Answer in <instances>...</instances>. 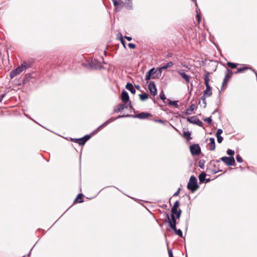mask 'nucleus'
<instances>
[{"label":"nucleus","instance_id":"obj_45","mask_svg":"<svg viewBox=\"0 0 257 257\" xmlns=\"http://www.w3.org/2000/svg\"><path fill=\"white\" fill-rule=\"evenodd\" d=\"M128 46L131 49H135L136 47V45L133 43H129Z\"/></svg>","mask_w":257,"mask_h":257},{"label":"nucleus","instance_id":"obj_24","mask_svg":"<svg viewBox=\"0 0 257 257\" xmlns=\"http://www.w3.org/2000/svg\"><path fill=\"white\" fill-rule=\"evenodd\" d=\"M183 135L188 141H189L191 139V133L189 131L184 132Z\"/></svg>","mask_w":257,"mask_h":257},{"label":"nucleus","instance_id":"obj_51","mask_svg":"<svg viewBox=\"0 0 257 257\" xmlns=\"http://www.w3.org/2000/svg\"><path fill=\"white\" fill-rule=\"evenodd\" d=\"M124 38L128 41H130L132 40V38L129 36H124Z\"/></svg>","mask_w":257,"mask_h":257},{"label":"nucleus","instance_id":"obj_27","mask_svg":"<svg viewBox=\"0 0 257 257\" xmlns=\"http://www.w3.org/2000/svg\"><path fill=\"white\" fill-rule=\"evenodd\" d=\"M173 65L174 63L170 61L166 64L165 65H163V66H162V68H163V69H166L168 68L171 67L172 66H173Z\"/></svg>","mask_w":257,"mask_h":257},{"label":"nucleus","instance_id":"obj_26","mask_svg":"<svg viewBox=\"0 0 257 257\" xmlns=\"http://www.w3.org/2000/svg\"><path fill=\"white\" fill-rule=\"evenodd\" d=\"M140 98L142 101H144L148 98V94L146 93H144L139 95Z\"/></svg>","mask_w":257,"mask_h":257},{"label":"nucleus","instance_id":"obj_57","mask_svg":"<svg viewBox=\"0 0 257 257\" xmlns=\"http://www.w3.org/2000/svg\"><path fill=\"white\" fill-rule=\"evenodd\" d=\"M193 1L195 3L196 6H197L196 1V0H193Z\"/></svg>","mask_w":257,"mask_h":257},{"label":"nucleus","instance_id":"obj_29","mask_svg":"<svg viewBox=\"0 0 257 257\" xmlns=\"http://www.w3.org/2000/svg\"><path fill=\"white\" fill-rule=\"evenodd\" d=\"M153 76V74L148 71L146 73L145 80L147 81L150 80L151 79V78H152Z\"/></svg>","mask_w":257,"mask_h":257},{"label":"nucleus","instance_id":"obj_33","mask_svg":"<svg viewBox=\"0 0 257 257\" xmlns=\"http://www.w3.org/2000/svg\"><path fill=\"white\" fill-rule=\"evenodd\" d=\"M114 6L117 8L118 7L119 3H122V2L121 0H112Z\"/></svg>","mask_w":257,"mask_h":257},{"label":"nucleus","instance_id":"obj_2","mask_svg":"<svg viewBox=\"0 0 257 257\" xmlns=\"http://www.w3.org/2000/svg\"><path fill=\"white\" fill-rule=\"evenodd\" d=\"M28 67L29 65L26 62H23L20 66L10 72V77L11 79H13L17 75L20 74L23 71L26 69Z\"/></svg>","mask_w":257,"mask_h":257},{"label":"nucleus","instance_id":"obj_50","mask_svg":"<svg viewBox=\"0 0 257 257\" xmlns=\"http://www.w3.org/2000/svg\"><path fill=\"white\" fill-rule=\"evenodd\" d=\"M168 254L169 257H173V253L171 249H168Z\"/></svg>","mask_w":257,"mask_h":257},{"label":"nucleus","instance_id":"obj_14","mask_svg":"<svg viewBox=\"0 0 257 257\" xmlns=\"http://www.w3.org/2000/svg\"><path fill=\"white\" fill-rule=\"evenodd\" d=\"M91 135H86L84 136L83 137L81 138H79V140L78 141V144L80 146L84 145L85 143L90 139Z\"/></svg>","mask_w":257,"mask_h":257},{"label":"nucleus","instance_id":"obj_38","mask_svg":"<svg viewBox=\"0 0 257 257\" xmlns=\"http://www.w3.org/2000/svg\"><path fill=\"white\" fill-rule=\"evenodd\" d=\"M204 163L205 161L203 160H200L198 162V166L201 168V169H203L204 167Z\"/></svg>","mask_w":257,"mask_h":257},{"label":"nucleus","instance_id":"obj_41","mask_svg":"<svg viewBox=\"0 0 257 257\" xmlns=\"http://www.w3.org/2000/svg\"><path fill=\"white\" fill-rule=\"evenodd\" d=\"M223 131L221 128H219L217 130L216 134V136L218 137L220 136V135L222 133Z\"/></svg>","mask_w":257,"mask_h":257},{"label":"nucleus","instance_id":"obj_19","mask_svg":"<svg viewBox=\"0 0 257 257\" xmlns=\"http://www.w3.org/2000/svg\"><path fill=\"white\" fill-rule=\"evenodd\" d=\"M195 107H196L195 104H192L190 106V107L186 109V111L185 112V114L188 115H191V114H192V112H193V110L195 109Z\"/></svg>","mask_w":257,"mask_h":257},{"label":"nucleus","instance_id":"obj_28","mask_svg":"<svg viewBox=\"0 0 257 257\" xmlns=\"http://www.w3.org/2000/svg\"><path fill=\"white\" fill-rule=\"evenodd\" d=\"M83 197V195L82 194H79L77 195V198L75 199L74 202H76L77 199H80V200L77 201L78 203L83 202V200H82Z\"/></svg>","mask_w":257,"mask_h":257},{"label":"nucleus","instance_id":"obj_42","mask_svg":"<svg viewBox=\"0 0 257 257\" xmlns=\"http://www.w3.org/2000/svg\"><path fill=\"white\" fill-rule=\"evenodd\" d=\"M204 120L206 122H207L209 123H210L212 122V119L210 117L204 118Z\"/></svg>","mask_w":257,"mask_h":257},{"label":"nucleus","instance_id":"obj_9","mask_svg":"<svg viewBox=\"0 0 257 257\" xmlns=\"http://www.w3.org/2000/svg\"><path fill=\"white\" fill-rule=\"evenodd\" d=\"M129 106L130 108H132L133 106L131 104V102H130L128 105L125 104L119 103L117 105L114 107L113 112L114 113L120 112L122 111L124 108H127Z\"/></svg>","mask_w":257,"mask_h":257},{"label":"nucleus","instance_id":"obj_58","mask_svg":"<svg viewBox=\"0 0 257 257\" xmlns=\"http://www.w3.org/2000/svg\"><path fill=\"white\" fill-rule=\"evenodd\" d=\"M215 161H216V162H217V163H219V162H220V160H216Z\"/></svg>","mask_w":257,"mask_h":257},{"label":"nucleus","instance_id":"obj_30","mask_svg":"<svg viewBox=\"0 0 257 257\" xmlns=\"http://www.w3.org/2000/svg\"><path fill=\"white\" fill-rule=\"evenodd\" d=\"M153 76V74L148 71L146 73L145 80L147 81L150 80L151 79V78H152Z\"/></svg>","mask_w":257,"mask_h":257},{"label":"nucleus","instance_id":"obj_44","mask_svg":"<svg viewBox=\"0 0 257 257\" xmlns=\"http://www.w3.org/2000/svg\"><path fill=\"white\" fill-rule=\"evenodd\" d=\"M149 71L150 72L153 74V75H156V70L155 68H151L149 70Z\"/></svg>","mask_w":257,"mask_h":257},{"label":"nucleus","instance_id":"obj_1","mask_svg":"<svg viewBox=\"0 0 257 257\" xmlns=\"http://www.w3.org/2000/svg\"><path fill=\"white\" fill-rule=\"evenodd\" d=\"M152 114L150 113L146 112H142L138 114L132 115V114H122L119 115L117 116V118H120L122 117H133V118H138L139 119H145L148 118V117L151 116Z\"/></svg>","mask_w":257,"mask_h":257},{"label":"nucleus","instance_id":"obj_8","mask_svg":"<svg viewBox=\"0 0 257 257\" xmlns=\"http://www.w3.org/2000/svg\"><path fill=\"white\" fill-rule=\"evenodd\" d=\"M220 160L228 166H234L235 164V161L233 157L224 156L222 157Z\"/></svg>","mask_w":257,"mask_h":257},{"label":"nucleus","instance_id":"obj_54","mask_svg":"<svg viewBox=\"0 0 257 257\" xmlns=\"http://www.w3.org/2000/svg\"><path fill=\"white\" fill-rule=\"evenodd\" d=\"M210 181V178H208V179H206V178H205V181H204V183H208V182H209Z\"/></svg>","mask_w":257,"mask_h":257},{"label":"nucleus","instance_id":"obj_60","mask_svg":"<svg viewBox=\"0 0 257 257\" xmlns=\"http://www.w3.org/2000/svg\"><path fill=\"white\" fill-rule=\"evenodd\" d=\"M23 257H25V256H23Z\"/></svg>","mask_w":257,"mask_h":257},{"label":"nucleus","instance_id":"obj_21","mask_svg":"<svg viewBox=\"0 0 257 257\" xmlns=\"http://www.w3.org/2000/svg\"><path fill=\"white\" fill-rule=\"evenodd\" d=\"M180 206V202L179 201H176L174 205H173V206L171 208V212H172V213H174L175 212L174 211H175L176 210H178V208L179 207V206Z\"/></svg>","mask_w":257,"mask_h":257},{"label":"nucleus","instance_id":"obj_56","mask_svg":"<svg viewBox=\"0 0 257 257\" xmlns=\"http://www.w3.org/2000/svg\"><path fill=\"white\" fill-rule=\"evenodd\" d=\"M187 226H188V225H187V223H186V224L185 225V228L186 230H187Z\"/></svg>","mask_w":257,"mask_h":257},{"label":"nucleus","instance_id":"obj_34","mask_svg":"<svg viewBox=\"0 0 257 257\" xmlns=\"http://www.w3.org/2000/svg\"><path fill=\"white\" fill-rule=\"evenodd\" d=\"M248 69V68L246 67H244L242 68H239L237 69V70L235 72V73H241L243 72L244 70Z\"/></svg>","mask_w":257,"mask_h":257},{"label":"nucleus","instance_id":"obj_40","mask_svg":"<svg viewBox=\"0 0 257 257\" xmlns=\"http://www.w3.org/2000/svg\"><path fill=\"white\" fill-rule=\"evenodd\" d=\"M205 96L203 95L201 97V99L202 101V103L204 104L203 107L205 108L206 106V102L205 99Z\"/></svg>","mask_w":257,"mask_h":257},{"label":"nucleus","instance_id":"obj_3","mask_svg":"<svg viewBox=\"0 0 257 257\" xmlns=\"http://www.w3.org/2000/svg\"><path fill=\"white\" fill-rule=\"evenodd\" d=\"M187 187L192 193L199 188V186L197 184V179L193 175L190 177Z\"/></svg>","mask_w":257,"mask_h":257},{"label":"nucleus","instance_id":"obj_47","mask_svg":"<svg viewBox=\"0 0 257 257\" xmlns=\"http://www.w3.org/2000/svg\"><path fill=\"white\" fill-rule=\"evenodd\" d=\"M120 40L121 43L123 44V45L124 46H125V41L123 40L122 36H121V38H120Z\"/></svg>","mask_w":257,"mask_h":257},{"label":"nucleus","instance_id":"obj_5","mask_svg":"<svg viewBox=\"0 0 257 257\" xmlns=\"http://www.w3.org/2000/svg\"><path fill=\"white\" fill-rule=\"evenodd\" d=\"M166 219L165 220L166 222H168L169 224V226L171 228L176 227L177 224V219L175 216L171 214L170 216L168 213H166Z\"/></svg>","mask_w":257,"mask_h":257},{"label":"nucleus","instance_id":"obj_18","mask_svg":"<svg viewBox=\"0 0 257 257\" xmlns=\"http://www.w3.org/2000/svg\"><path fill=\"white\" fill-rule=\"evenodd\" d=\"M125 88L129 90L132 93L135 94L136 93V89L133 85L131 83H127L125 86Z\"/></svg>","mask_w":257,"mask_h":257},{"label":"nucleus","instance_id":"obj_43","mask_svg":"<svg viewBox=\"0 0 257 257\" xmlns=\"http://www.w3.org/2000/svg\"><path fill=\"white\" fill-rule=\"evenodd\" d=\"M216 137H217V142L219 144L221 143L223 141V138L221 136H218Z\"/></svg>","mask_w":257,"mask_h":257},{"label":"nucleus","instance_id":"obj_15","mask_svg":"<svg viewBox=\"0 0 257 257\" xmlns=\"http://www.w3.org/2000/svg\"><path fill=\"white\" fill-rule=\"evenodd\" d=\"M129 95L125 90H123L121 94V99L122 101L126 102L129 101Z\"/></svg>","mask_w":257,"mask_h":257},{"label":"nucleus","instance_id":"obj_55","mask_svg":"<svg viewBox=\"0 0 257 257\" xmlns=\"http://www.w3.org/2000/svg\"><path fill=\"white\" fill-rule=\"evenodd\" d=\"M136 88H137V89H138V90H140V88H141V87H140V85H136Z\"/></svg>","mask_w":257,"mask_h":257},{"label":"nucleus","instance_id":"obj_20","mask_svg":"<svg viewBox=\"0 0 257 257\" xmlns=\"http://www.w3.org/2000/svg\"><path fill=\"white\" fill-rule=\"evenodd\" d=\"M175 212L172 213V212H171V214H173L174 216H175V217L177 219H179L181 217V213H182V210L179 209L178 210H176Z\"/></svg>","mask_w":257,"mask_h":257},{"label":"nucleus","instance_id":"obj_36","mask_svg":"<svg viewBox=\"0 0 257 257\" xmlns=\"http://www.w3.org/2000/svg\"><path fill=\"white\" fill-rule=\"evenodd\" d=\"M226 153L228 155L230 156V157H233L234 154V151L231 149H228L227 150Z\"/></svg>","mask_w":257,"mask_h":257},{"label":"nucleus","instance_id":"obj_25","mask_svg":"<svg viewBox=\"0 0 257 257\" xmlns=\"http://www.w3.org/2000/svg\"><path fill=\"white\" fill-rule=\"evenodd\" d=\"M125 7L127 9H132L133 8V5L131 0H127L124 4Z\"/></svg>","mask_w":257,"mask_h":257},{"label":"nucleus","instance_id":"obj_7","mask_svg":"<svg viewBox=\"0 0 257 257\" xmlns=\"http://www.w3.org/2000/svg\"><path fill=\"white\" fill-rule=\"evenodd\" d=\"M232 71L229 69H226V71L225 72V76L224 78L222 84V87L221 89V91H222L223 90V87H226L227 85V82L228 80L231 77L232 75Z\"/></svg>","mask_w":257,"mask_h":257},{"label":"nucleus","instance_id":"obj_12","mask_svg":"<svg viewBox=\"0 0 257 257\" xmlns=\"http://www.w3.org/2000/svg\"><path fill=\"white\" fill-rule=\"evenodd\" d=\"M148 88L152 95L155 96L157 94L156 85L154 81H151L149 83Z\"/></svg>","mask_w":257,"mask_h":257},{"label":"nucleus","instance_id":"obj_35","mask_svg":"<svg viewBox=\"0 0 257 257\" xmlns=\"http://www.w3.org/2000/svg\"><path fill=\"white\" fill-rule=\"evenodd\" d=\"M177 102H178L177 101H171L170 100H169L168 103L169 105H174V106H175L176 107H178V105Z\"/></svg>","mask_w":257,"mask_h":257},{"label":"nucleus","instance_id":"obj_46","mask_svg":"<svg viewBox=\"0 0 257 257\" xmlns=\"http://www.w3.org/2000/svg\"><path fill=\"white\" fill-rule=\"evenodd\" d=\"M180 190H181L180 188H179L178 189V190H177V191L174 194L173 196H178L179 194V193H180Z\"/></svg>","mask_w":257,"mask_h":257},{"label":"nucleus","instance_id":"obj_4","mask_svg":"<svg viewBox=\"0 0 257 257\" xmlns=\"http://www.w3.org/2000/svg\"><path fill=\"white\" fill-rule=\"evenodd\" d=\"M209 75V73H207L205 74L204 76V81L205 84L206 85V89L204 91L203 95L205 96L206 97H209L212 94L211 87L209 84V82L210 81Z\"/></svg>","mask_w":257,"mask_h":257},{"label":"nucleus","instance_id":"obj_13","mask_svg":"<svg viewBox=\"0 0 257 257\" xmlns=\"http://www.w3.org/2000/svg\"><path fill=\"white\" fill-rule=\"evenodd\" d=\"M178 73L183 78L185 82L188 84L190 83V77L188 75L186 74L184 70L183 69H180L177 71Z\"/></svg>","mask_w":257,"mask_h":257},{"label":"nucleus","instance_id":"obj_22","mask_svg":"<svg viewBox=\"0 0 257 257\" xmlns=\"http://www.w3.org/2000/svg\"><path fill=\"white\" fill-rule=\"evenodd\" d=\"M206 174L205 172H202L199 176V180L200 183H204Z\"/></svg>","mask_w":257,"mask_h":257},{"label":"nucleus","instance_id":"obj_6","mask_svg":"<svg viewBox=\"0 0 257 257\" xmlns=\"http://www.w3.org/2000/svg\"><path fill=\"white\" fill-rule=\"evenodd\" d=\"M116 119H118V118L116 117H111L110 119L104 122L103 123H102L101 125H100L99 126H98L96 130L93 131L92 133L90 135H91V137L92 135H93L94 134H96L97 133L101 128L104 127L107 125L109 124L110 123L113 122V121L115 120Z\"/></svg>","mask_w":257,"mask_h":257},{"label":"nucleus","instance_id":"obj_52","mask_svg":"<svg viewBox=\"0 0 257 257\" xmlns=\"http://www.w3.org/2000/svg\"><path fill=\"white\" fill-rule=\"evenodd\" d=\"M218 172H219V171H217L216 170H213L212 171V173L213 174H215L216 173H217Z\"/></svg>","mask_w":257,"mask_h":257},{"label":"nucleus","instance_id":"obj_53","mask_svg":"<svg viewBox=\"0 0 257 257\" xmlns=\"http://www.w3.org/2000/svg\"><path fill=\"white\" fill-rule=\"evenodd\" d=\"M197 19H198V22L199 23L200 22V17L199 15V14L197 13Z\"/></svg>","mask_w":257,"mask_h":257},{"label":"nucleus","instance_id":"obj_11","mask_svg":"<svg viewBox=\"0 0 257 257\" xmlns=\"http://www.w3.org/2000/svg\"><path fill=\"white\" fill-rule=\"evenodd\" d=\"M187 121L191 123L196 124L199 126H202L203 124V122L195 116L188 117Z\"/></svg>","mask_w":257,"mask_h":257},{"label":"nucleus","instance_id":"obj_59","mask_svg":"<svg viewBox=\"0 0 257 257\" xmlns=\"http://www.w3.org/2000/svg\"><path fill=\"white\" fill-rule=\"evenodd\" d=\"M216 111V110H214V111L212 112V114H214Z\"/></svg>","mask_w":257,"mask_h":257},{"label":"nucleus","instance_id":"obj_32","mask_svg":"<svg viewBox=\"0 0 257 257\" xmlns=\"http://www.w3.org/2000/svg\"><path fill=\"white\" fill-rule=\"evenodd\" d=\"M227 65L231 68H235L237 67V64L232 63L230 62H227Z\"/></svg>","mask_w":257,"mask_h":257},{"label":"nucleus","instance_id":"obj_49","mask_svg":"<svg viewBox=\"0 0 257 257\" xmlns=\"http://www.w3.org/2000/svg\"><path fill=\"white\" fill-rule=\"evenodd\" d=\"M71 141L73 142H75V143H77L78 144V141L79 140V139H71Z\"/></svg>","mask_w":257,"mask_h":257},{"label":"nucleus","instance_id":"obj_39","mask_svg":"<svg viewBox=\"0 0 257 257\" xmlns=\"http://www.w3.org/2000/svg\"><path fill=\"white\" fill-rule=\"evenodd\" d=\"M236 160L238 163H242L243 162V160L241 157L239 155H237L236 156Z\"/></svg>","mask_w":257,"mask_h":257},{"label":"nucleus","instance_id":"obj_37","mask_svg":"<svg viewBox=\"0 0 257 257\" xmlns=\"http://www.w3.org/2000/svg\"><path fill=\"white\" fill-rule=\"evenodd\" d=\"M160 99H162L163 101H164L166 100V96L163 92V91H162L160 94Z\"/></svg>","mask_w":257,"mask_h":257},{"label":"nucleus","instance_id":"obj_31","mask_svg":"<svg viewBox=\"0 0 257 257\" xmlns=\"http://www.w3.org/2000/svg\"><path fill=\"white\" fill-rule=\"evenodd\" d=\"M153 76V74L148 71L146 73L145 80L147 81L150 80L151 79V78H152Z\"/></svg>","mask_w":257,"mask_h":257},{"label":"nucleus","instance_id":"obj_10","mask_svg":"<svg viewBox=\"0 0 257 257\" xmlns=\"http://www.w3.org/2000/svg\"><path fill=\"white\" fill-rule=\"evenodd\" d=\"M190 150L192 155H198L201 153V148L198 144L190 146Z\"/></svg>","mask_w":257,"mask_h":257},{"label":"nucleus","instance_id":"obj_48","mask_svg":"<svg viewBox=\"0 0 257 257\" xmlns=\"http://www.w3.org/2000/svg\"><path fill=\"white\" fill-rule=\"evenodd\" d=\"M155 121L157 122L161 123H164V121L162 119H155Z\"/></svg>","mask_w":257,"mask_h":257},{"label":"nucleus","instance_id":"obj_16","mask_svg":"<svg viewBox=\"0 0 257 257\" xmlns=\"http://www.w3.org/2000/svg\"><path fill=\"white\" fill-rule=\"evenodd\" d=\"M163 69L162 68V67L157 68L156 70V75L153 76L152 78L157 79L160 78V77L161 76Z\"/></svg>","mask_w":257,"mask_h":257},{"label":"nucleus","instance_id":"obj_23","mask_svg":"<svg viewBox=\"0 0 257 257\" xmlns=\"http://www.w3.org/2000/svg\"><path fill=\"white\" fill-rule=\"evenodd\" d=\"M173 229L175 234L179 236L180 237H183V233L180 229H177L176 227L171 228Z\"/></svg>","mask_w":257,"mask_h":257},{"label":"nucleus","instance_id":"obj_17","mask_svg":"<svg viewBox=\"0 0 257 257\" xmlns=\"http://www.w3.org/2000/svg\"><path fill=\"white\" fill-rule=\"evenodd\" d=\"M209 141L210 143L208 144L209 150L211 151H214L215 149V140L213 138H210Z\"/></svg>","mask_w":257,"mask_h":257}]
</instances>
